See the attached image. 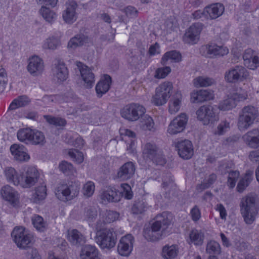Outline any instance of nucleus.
I'll return each mask as SVG.
<instances>
[{"instance_id":"1","label":"nucleus","mask_w":259,"mask_h":259,"mask_svg":"<svg viewBox=\"0 0 259 259\" xmlns=\"http://www.w3.org/2000/svg\"><path fill=\"white\" fill-rule=\"evenodd\" d=\"M172 219V214L168 212H163L157 215L151 228L144 229L145 238L150 241H155L160 239L165 230L171 224Z\"/></svg>"},{"instance_id":"2","label":"nucleus","mask_w":259,"mask_h":259,"mask_svg":"<svg viewBox=\"0 0 259 259\" xmlns=\"http://www.w3.org/2000/svg\"><path fill=\"white\" fill-rule=\"evenodd\" d=\"M257 108L251 105L244 106L239 113L237 126L240 131H245L250 127L258 116Z\"/></svg>"},{"instance_id":"3","label":"nucleus","mask_w":259,"mask_h":259,"mask_svg":"<svg viewBox=\"0 0 259 259\" xmlns=\"http://www.w3.org/2000/svg\"><path fill=\"white\" fill-rule=\"evenodd\" d=\"M173 85L171 82L164 81L161 83L155 90V94L151 98V103L157 106L164 105L170 98Z\"/></svg>"},{"instance_id":"4","label":"nucleus","mask_w":259,"mask_h":259,"mask_svg":"<svg viewBox=\"0 0 259 259\" xmlns=\"http://www.w3.org/2000/svg\"><path fill=\"white\" fill-rule=\"evenodd\" d=\"M79 187L75 183L59 184L55 189V195L63 201L71 200L79 194Z\"/></svg>"},{"instance_id":"5","label":"nucleus","mask_w":259,"mask_h":259,"mask_svg":"<svg viewBox=\"0 0 259 259\" xmlns=\"http://www.w3.org/2000/svg\"><path fill=\"white\" fill-rule=\"evenodd\" d=\"M97 243L102 249H110L115 246L116 235L113 228H105L97 231Z\"/></svg>"},{"instance_id":"6","label":"nucleus","mask_w":259,"mask_h":259,"mask_svg":"<svg viewBox=\"0 0 259 259\" xmlns=\"http://www.w3.org/2000/svg\"><path fill=\"white\" fill-rule=\"evenodd\" d=\"M254 197L247 196L242 198L240 203V211L246 224H251L255 220L256 209Z\"/></svg>"},{"instance_id":"7","label":"nucleus","mask_w":259,"mask_h":259,"mask_svg":"<svg viewBox=\"0 0 259 259\" xmlns=\"http://www.w3.org/2000/svg\"><path fill=\"white\" fill-rule=\"evenodd\" d=\"M39 177V173L36 167L27 166L21 171L20 181L16 180V182L22 187L28 188L37 182Z\"/></svg>"},{"instance_id":"8","label":"nucleus","mask_w":259,"mask_h":259,"mask_svg":"<svg viewBox=\"0 0 259 259\" xmlns=\"http://www.w3.org/2000/svg\"><path fill=\"white\" fill-rule=\"evenodd\" d=\"M142 153L145 158L152 160L157 165H163L166 163L162 152L154 143H146L143 147Z\"/></svg>"},{"instance_id":"9","label":"nucleus","mask_w":259,"mask_h":259,"mask_svg":"<svg viewBox=\"0 0 259 259\" xmlns=\"http://www.w3.org/2000/svg\"><path fill=\"white\" fill-rule=\"evenodd\" d=\"M12 236L20 248L29 247L32 244L33 236L28 233L23 227H15L12 233Z\"/></svg>"},{"instance_id":"10","label":"nucleus","mask_w":259,"mask_h":259,"mask_svg":"<svg viewBox=\"0 0 259 259\" xmlns=\"http://www.w3.org/2000/svg\"><path fill=\"white\" fill-rule=\"evenodd\" d=\"M197 118L203 125L213 124L219 119L216 110L210 106H202L196 111Z\"/></svg>"},{"instance_id":"11","label":"nucleus","mask_w":259,"mask_h":259,"mask_svg":"<svg viewBox=\"0 0 259 259\" xmlns=\"http://www.w3.org/2000/svg\"><path fill=\"white\" fill-rule=\"evenodd\" d=\"M146 112L145 108L138 103H131L125 106L121 111V116L131 121L138 120Z\"/></svg>"},{"instance_id":"12","label":"nucleus","mask_w":259,"mask_h":259,"mask_svg":"<svg viewBox=\"0 0 259 259\" xmlns=\"http://www.w3.org/2000/svg\"><path fill=\"white\" fill-rule=\"evenodd\" d=\"M200 51L202 55L209 58L223 57L229 53V49L226 47L212 42L202 46Z\"/></svg>"},{"instance_id":"13","label":"nucleus","mask_w":259,"mask_h":259,"mask_svg":"<svg viewBox=\"0 0 259 259\" xmlns=\"http://www.w3.org/2000/svg\"><path fill=\"white\" fill-rule=\"evenodd\" d=\"M248 76L247 70L242 66H235L227 70L224 78L228 83H235L243 81Z\"/></svg>"},{"instance_id":"14","label":"nucleus","mask_w":259,"mask_h":259,"mask_svg":"<svg viewBox=\"0 0 259 259\" xmlns=\"http://www.w3.org/2000/svg\"><path fill=\"white\" fill-rule=\"evenodd\" d=\"M188 120V117L186 113H180L169 123L167 129V133L174 135L183 132L186 128Z\"/></svg>"},{"instance_id":"15","label":"nucleus","mask_w":259,"mask_h":259,"mask_svg":"<svg viewBox=\"0 0 259 259\" xmlns=\"http://www.w3.org/2000/svg\"><path fill=\"white\" fill-rule=\"evenodd\" d=\"M202 29L203 25L201 23L193 24L185 32L183 36V41L190 45L197 44L200 39V35Z\"/></svg>"},{"instance_id":"16","label":"nucleus","mask_w":259,"mask_h":259,"mask_svg":"<svg viewBox=\"0 0 259 259\" xmlns=\"http://www.w3.org/2000/svg\"><path fill=\"white\" fill-rule=\"evenodd\" d=\"M77 6L74 1H69L66 3V8L62 13V18L65 23L71 24L76 21L78 18Z\"/></svg>"},{"instance_id":"17","label":"nucleus","mask_w":259,"mask_h":259,"mask_svg":"<svg viewBox=\"0 0 259 259\" xmlns=\"http://www.w3.org/2000/svg\"><path fill=\"white\" fill-rule=\"evenodd\" d=\"M27 70L33 76L40 75L44 70V63L42 59L36 55L30 57L28 60Z\"/></svg>"},{"instance_id":"18","label":"nucleus","mask_w":259,"mask_h":259,"mask_svg":"<svg viewBox=\"0 0 259 259\" xmlns=\"http://www.w3.org/2000/svg\"><path fill=\"white\" fill-rule=\"evenodd\" d=\"M134 238L130 234H127L120 239L117 246V251L122 256H128L133 249Z\"/></svg>"},{"instance_id":"19","label":"nucleus","mask_w":259,"mask_h":259,"mask_svg":"<svg viewBox=\"0 0 259 259\" xmlns=\"http://www.w3.org/2000/svg\"><path fill=\"white\" fill-rule=\"evenodd\" d=\"M76 66L80 71L84 85L88 88H91L95 81V75L92 70L80 62H76Z\"/></svg>"},{"instance_id":"20","label":"nucleus","mask_w":259,"mask_h":259,"mask_svg":"<svg viewBox=\"0 0 259 259\" xmlns=\"http://www.w3.org/2000/svg\"><path fill=\"white\" fill-rule=\"evenodd\" d=\"M176 147L179 156L184 159H190L193 155V145L191 142L188 140L178 142Z\"/></svg>"},{"instance_id":"21","label":"nucleus","mask_w":259,"mask_h":259,"mask_svg":"<svg viewBox=\"0 0 259 259\" xmlns=\"http://www.w3.org/2000/svg\"><path fill=\"white\" fill-rule=\"evenodd\" d=\"M54 79L58 82H63L67 79L68 76V71L65 64L61 61H57L52 68Z\"/></svg>"},{"instance_id":"22","label":"nucleus","mask_w":259,"mask_h":259,"mask_svg":"<svg viewBox=\"0 0 259 259\" xmlns=\"http://www.w3.org/2000/svg\"><path fill=\"white\" fill-rule=\"evenodd\" d=\"M100 197L102 202L105 204L118 202L121 198L120 192L112 187H108L102 190Z\"/></svg>"},{"instance_id":"23","label":"nucleus","mask_w":259,"mask_h":259,"mask_svg":"<svg viewBox=\"0 0 259 259\" xmlns=\"http://www.w3.org/2000/svg\"><path fill=\"white\" fill-rule=\"evenodd\" d=\"M244 65L248 68L254 70L259 67V57L251 49H247L243 55Z\"/></svg>"},{"instance_id":"24","label":"nucleus","mask_w":259,"mask_h":259,"mask_svg":"<svg viewBox=\"0 0 259 259\" xmlns=\"http://www.w3.org/2000/svg\"><path fill=\"white\" fill-rule=\"evenodd\" d=\"M3 198L9 201L12 205L15 206L19 202V196L18 192L9 185L3 187L1 190Z\"/></svg>"},{"instance_id":"25","label":"nucleus","mask_w":259,"mask_h":259,"mask_svg":"<svg viewBox=\"0 0 259 259\" xmlns=\"http://www.w3.org/2000/svg\"><path fill=\"white\" fill-rule=\"evenodd\" d=\"M136 170L135 165L132 162H127L118 169L117 178L121 181H126L133 177Z\"/></svg>"},{"instance_id":"26","label":"nucleus","mask_w":259,"mask_h":259,"mask_svg":"<svg viewBox=\"0 0 259 259\" xmlns=\"http://www.w3.org/2000/svg\"><path fill=\"white\" fill-rule=\"evenodd\" d=\"M213 92L207 90L194 91L191 93V102L193 103H200L213 99Z\"/></svg>"},{"instance_id":"27","label":"nucleus","mask_w":259,"mask_h":259,"mask_svg":"<svg viewBox=\"0 0 259 259\" xmlns=\"http://www.w3.org/2000/svg\"><path fill=\"white\" fill-rule=\"evenodd\" d=\"M10 151L14 158L20 161H27L30 156L26 148L22 145L13 144L10 147Z\"/></svg>"},{"instance_id":"28","label":"nucleus","mask_w":259,"mask_h":259,"mask_svg":"<svg viewBox=\"0 0 259 259\" xmlns=\"http://www.w3.org/2000/svg\"><path fill=\"white\" fill-rule=\"evenodd\" d=\"M183 99V95L180 91H177L172 96L168 103V112L170 114H175L180 110Z\"/></svg>"},{"instance_id":"29","label":"nucleus","mask_w":259,"mask_h":259,"mask_svg":"<svg viewBox=\"0 0 259 259\" xmlns=\"http://www.w3.org/2000/svg\"><path fill=\"white\" fill-rule=\"evenodd\" d=\"M224 11V6L220 3H215L206 7L204 13H206L207 18L215 19L221 16Z\"/></svg>"},{"instance_id":"30","label":"nucleus","mask_w":259,"mask_h":259,"mask_svg":"<svg viewBox=\"0 0 259 259\" xmlns=\"http://www.w3.org/2000/svg\"><path fill=\"white\" fill-rule=\"evenodd\" d=\"M111 83V78L108 75H105L98 82L96 86V91L98 97H101L107 93Z\"/></svg>"},{"instance_id":"31","label":"nucleus","mask_w":259,"mask_h":259,"mask_svg":"<svg viewBox=\"0 0 259 259\" xmlns=\"http://www.w3.org/2000/svg\"><path fill=\"white\" fill-rule=\"evenodd\" d=\"M67 239L73 245H78L85 242V237L76 229L68 231Z\"/></svg>"},{"instance_id":"32","label":"nucleus","mask_w":259,"mask_h":259,"mask_svg":"<svg viewBox=\"0 0 259 259\" xmlns=\"http://www.w3.org/2000/svg\"><path fill=\"white\" fill-rule=\"evenodd\" d=\"M256 132V129H254L248 132L242 137L243 141L250 148H256L259 145V139Z\"/></svg>"},{"instance_id":"33","label":"nucleus","mask_w":259,"mask_h":259,"mask_svg":"<svg viewBox=\"0 0 259 259\" xmlns=\"http://www.w3.org/2000/svg\"><path fill=\"white\" fill-rule=\"evenodd\" d=\"M80 259H100L98 251L95 246L86 245L83 247L80 253Z\"/></svg>"},{"instance_id":"34","label":"nucleus","mask_w":259,"mask_h":259,"mask_svg":"<svg viewBox=\"0 0 259 259\" xmlns=\"http://www.w3.org/2000/svg\"><path fill=\"white\" fill-rule=\"evenodd\" d=\"M89 38L83 34H77L72 37L68 41L67 48L70 50H75L88 42Z\"/></svg>"},{"instance_id":"35","label":"nucleus","mask_w":259,"mask_h":259,"mask_svg":"<svg viewBox=\"0 0 259 259\" xmlns=\"http://www.w3.org/2000/svg\"><path fill=\"white\" fill-rule=\"evenodd\" d=\"M253 171L248 170L246 172L245 175L242 177L236 187V190L239 193H242L249 186L252 180Z\"/></svg>"},{"instance_id":"36","label":"nucleus","mask_w":259,"mask_h":259,"mask_svg":"<svg viewBox=\"0 0 259 259\" xmlns=\"http://www.w3.org/2000/svg\"><path fill=\"white\" fill-rule=\"evenodd\" d=\"M229 95L236 103L246 100L248 96L247 92L241 88H236L233 90Z\"/></svg>"},{"instance_id":"37","label":"nucleus","mask_w":259,"mask_h":259,"mask_svg":"<svg viewBox=\"0 0 259 259\" xmlns=\"http://www.w3.org/2000/svg\"><path fill=\"white\" fill-rule=\"evenodd\" d=\"M47 196V188L45 184L36 187L33 194L32 199L35 203H39L44 200Z\"/></svg>"},{"instance_id":"38","label":"nucleus","mask_w":259,"mask_h":259,"mask_svg":"<svg viewBox=\"0 0 259 259\" xmlns=\"http://www.w3.org/2000/svg\"><path fill=\"white\" fill-rule=\"evenodd\" d=\"M182 60L181 55L176 51H171L165 53L163 56L161 62L163 65L168 61L171 62H179Z\"/></svg>"},{"instance_id":"39","label":"nucleus","mask_w":259,"mask_h":259,"mask_svg":"<svg viewBox=\"0 0 259 259\" xmlns=\"http://www.w3.org/2000/svg\"><path fill=\"white\" fill-rule=\"evenodd\" d=\"M204 234L200 230H192L190 234L189 243H193L195 245H201L204 240Z\"/></svg>"},{"instance_id":"40","label":"nucleus","mask_w":259,"mask_h":259,"mask_svg":"<svg viewBox=\"0 0 259 259\" xmlns=\"http://www.w3.org/2000/svg\"><path fill=\"white\" fill-rule=\"evenodd\" d=\"M30 102L28 97L21 96L15 99L9 106V109L12 110L27 105Z\"/></svg>"},{"instance_id":"41","label":"nucleus","mask_w":259,"mask_h":259,"mask_svg":"<svg viewBox=\"0 0 259 259\" xmlns=\"http://www.w3.org/2000/svg\"><path fill=\"white\" fill-rule=\"evenodd\" d=\"M141 128L145 131H154L155 130L153 119L149 115H145L140 121Z\"/></svg>"},{"instance_id":"42","label":"nucleus","mask_w":259,"mask_h":259,"mask_svg":"<svg viewBox=\"0 0 259 259\" xmlns=\"http://www.w3.org/2000/svg\"><path fill=\"white\" fill-rule=\"evenodd\" d=\"M39 13L44 19L49 23L53 22L57 18L56 13L45 6L41 7L39 10Z\"/></svg>"},{"instance_id":"43","label":"nucleus","mask_w":259,"mask_h":259,"mask_svg":"<svg viewBox=\"0 0 259 259\" xmlns=\"http://www.w3.org/2000/svg\"><path fill=\"white\" fill-rule=\"evenodd\" d=\"M32 130L29 128H22L17 132L18 139L25 144H30Z\"/></svg>"},{"instance_id":"44","label":"nucleus","mask_w":259,"mask_h":259,"mask_svg":"<svg viewBox=\"0 0 259 259\" xmlns=\"http://www.w3.org/2000/svg\"><path fill=\"white\" fill-rule=\"evenodd\" d=\"M215 83V80L206 76H198L193 80V84L196 87H206Z\"/></svg>"},{"instance_id":"45","label":"nucleus","mask_w":259,"mask_h":259,"mask_svg":"<svg viewBox=\"0 0 259 259\" xmlns=\"http://www.w3.org/2000/svg\"><path fill=\"white\" fill-rule=\"evenodd\" d=\"M178 249L176 245H165L162 248V255L166 259L175 258L178 254Z\"/></svg>"},{"instance_id":"46","label":"nucleus","mask_w":259,"mask_h":259,"mask_svg":"<svg viewBox=\"0 0 259 259\" xmlns=\"http://www.w3.org/2000/svg\"><path fill=\"white\" fill-rule=\"evenodd\" d=\"M60 45V40L58 37L52 36L47 38L43 42L44 49L55 50Z\"/></svg>"},{"instance_id":"47","label":"nucleus","mask_w":259,"mask_h":259,"mask_svg":"<svg viewBox=\"0 0 259 259\" xmlns=\"http://www.w3.org/2000/svg\"><path fill=\"white\" fill-rule=\"evenodd\" d=\"M5 175L9 182L13 183L15 185H19L16 181H20L21 172L18 174L13 167H8L5 170Z\"/></svg>"},{"instance_id":"48","label":"nucleus","mask_w":259,"mask_h":259,"mask_svg":"<svg viewBox=\"0 0 259 259\" xmlns=\"http://www.w3.org/2000/svg\"><path fill=\"white\" fill-rule=\"evenodd\" d=\"M119 213L111 210L103 211L101 214V219L104 223H110L118 219Z\"/></svg>"},{"instance_id":"49","label":"nucleus","mask_w":259,"mask_h":259,"mask_svg":"<svg viewBox=\"0 0 259 259\" xmlns=\"http://www.w3.org/2000/svg\"><path fill=\"white\" fill-rule=\"evenodd\" d=\"M45 143L44 134L37 130H32L30 143L33 145H43Z\"/></svg>"},{"instance_id":"50","label":"nucleus","mask_w":259,"mask_h":259,"mask_svg":"<svg viewBox=\"0 0 259 259\" xmlns=\"http://www.w3.org/2000/svg\"><path fill=\"white\" fill-rule=\"evenodd\" d=\"M236 106V103L230 97H229L228 94L226 99L220 102L219 108L221 110L228 111L235 108Z\"/></svg>"},{"instance_id":"51","label":"nucleus","mask_w":259,"mask_h":259,"mask_svg":"<svg viewBox=\"0 0 259 259\" xmlns=\"http://www.w3.org/2000/svg\"><path fill=\"white\" fill-rule=\"evenodd\" d=\"M147 208L148 204L144 200H137L134 203L132 211L135 214H141L145 212Z\"/></svg>"},{"instance_id":"52","label":"nucleus","mask_w":259,"mask_h":259,"mask_svg":"<svg viewBox=\"0 0 259 259\" xmlns=\"http://www.w3.org/2000/svg\"><path fill=\"white\" fill-rule=\"evenodd\" d=\"M32 224L34 227L40 232H43L46 228L47 224L44 222L43 218L38 215H33L31 218Z\"/></svg>"},{"instance_id":"53","label":"nucleus","mask_w":259,"mask_h":259,"mask_svg":"<svg viewBox=\"0 0 259 259\" xmlns=\"http://www.w3.org/2000/svg\"><path fill=\"white\" fill-rule=\"evenodd\" d=\"M206 251L210 254H219L221 252L219 243L214 240H211L207 243Z\"/></svg>"},{"instance_id":"54","label":"nucleus","mask_w":259,"mask_h":259,"mask_svg":"<svg viewBox=\"0 0 259 259\" xmlns=\"http://www.w3.org/2000/svg\"><path fill=\"white\" fill-rule=\"evenodd\" d=\"M239 176L240 172L238 170H232L229 172L227 185L230 189H233L235 187Z\"/></svg>"},{"instance_id":"55","label":"nucleus","mask_w":259,"mask_h":259,"mask_svg":"<svg viewBox=\"0 0 259 259\" xmlns=\"http://www.w3.org/2000/svg\"><path fill=\"white\" fill-rule=\"evenodd\" d=\"M95 189V186L94 183L92 181H88L83 185L82 193L85 197L89 198L93 195Z\"/></svg>"},{"instance_id":"56","label":"nucleus","mask_w":259,"mask_h":259,"mask_svg":"<svg viewBox=\"0 0 259 259\" xmlns=\"http://www.w3.org/2000/svg\"><path fill=\"white\" fill-rule=\"evenodd\" d=\"M59 168L62 172L67 175H73L76 172L73 165L70 163L65 161H62L59 164Z\"/></svg>"},{"instance_id":"57","label":"nucleus","mask_w":259,"mask_h":259,"mask_svg":"<svg viewBox=\"0 0 259 259\" xmlns=\"http://www.w3.org/2000/svg\"><path fill=\"white\" fill-rule=\"evenodd\" d=\"M44 118L50 124L56 126H64L66 124L65 119L60 117H54L49 115H45Z\"/></svg>"},{"instance_id":"58","label":"nucleus","mask_w":259,"mask_h":259,"mask_svg":"<svg viewBox=\"0 0 259 259\" xmlns=\"http://www.w3.org/2000/svg\"><path fill=\"white\" fill-rule=\"evenodd\" d=\"M68 155L74 161L78 163H81L83 160V155L82 152L76 149H70L68 152Z\"/></svg>"},{"instance_id":"59","label":"nucleus","mask_w":259,"mask_h":259,"mask_svg":"<svg viewBox=\"0 0 259 259\" xmlns=\"http://www.w3.org/2000/svg\"><path fill=\"white\" fill-rule=\"evenodd\" d=\"M230 128V122L226 120L222 121L214 132L215 135H222Z\"/></svg>"},{"instance_id":"60","label":"nucleus","mask_w":259,"mask_h":259,"mask_svg":"<svg viewBox=\"0 0 259 259\" xmlns=\"http://www.w3.org/2000/svg\"><path fill=\"white\" fill-rule=\"evenodd\" d=\"M97 216V211L96 209L92 207L85 208L83 217L84 219L88 221H93Z\"/></svg>"},{"instance_id":"61","label":"nucleus","mask_w":259,"mask_h":259,"mask_svg":"<svg viewBox=\"0 0 259 259\" xmlns=\"http://www.w3.org/2000/svg\"><path fill=\"white\" fill-rule=\"evenodd\" d=\"M171 72V68L166 66L157 68L155 72L154 77L157 79L165 78Z\"/></svg>"},{"instance_id":"62","label":"nucleus","mask_w":259,"mask_h":259,"mask_svg":"<svg viewBox=\"0 0 259 259\" xmlns=\"http://www.w3.org/2000/svg\"><path fill=\"white\" fill-rule=\"evenodd\" d=\"M53 98H55V99H59L60 98H61L62 102H69L72 101V100H73V94L71 93H68L66 94V95H65L63 97H62L58 96H55V97L46 96L44 98V101H50V100H51V101H53Z\"/></svg>"},{"instance_id":"63","label":"nucleus","mask_w":259,"mask_h":259,"mask_svg":"<svg viewBox=\"0 0 259 259\" xmlns=\"http://www.w3.org/2000/svg\"><path fill=\"white\" fill-rule=\"evenodd\" d=\"M121 188L122 191L120 193V194L127 199H131L133 197V192L131 186L126 183L122 184L121 185Z\"/></svg>"},{"instance_id":"64","label":"nucleus","mask_w":259,"mask_h":259,"mask_svg":"<svg viewBox=\"0 0 259 259\" xmlns=\"http://www.w3.org/2000/svg\"><path fill=\"white\" fill-rule=\"evenodd\" d=\"M190 214L193 221L196 222L201 218L200 210L197 205L192 208Z\"/></svg>"}]
</instances>
